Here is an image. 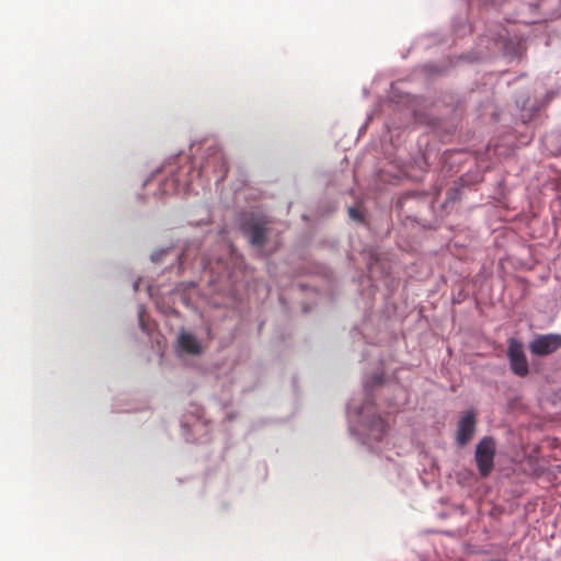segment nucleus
<instances>
[{
	"label": "nucleus",
	"instance_id": "f257e3e1",
	"mask_svg": "<svg viewBox=\"0 0 561 561\" xmlns=\"http://www.w3.org/2000/svg\"><path fill=\"white\" fill-rule=\"evenodd\" d=\"M495 442L492 437H483L476 447L474 459L479 473L486 478L493 470L495 457Z\"/></svg>",
	"mask_w": 561,
	"mask_h": 561
},
{
	"label": "nucleus",
	"instance_id": "f03ea898",
	"mask_svg": "<svg viewBox=\"0 0 561 561\" xmlns=\"http://www.w3.org/2000/svg\"><path fill=\"white\" fill-rule=\"evenodd\" d=\"M507 356L511 369L515 375L524 377L528 374V362L524 353L523 344L518 340L511 339L508 341Z\"/></svg>",
	"mask_w": 561,
	"mask_h": 561
},
{
	"label": "nucleus",
	"instance_id": "7ed1b4c3",
	"mask_svg": "<svg viewBox=\"0 0 561 561\" xmlns=\"http://www.w3.org/2000/svg\"><path fill=\"white\" fill-rule=\"evenodd\" d=\"M560 347L561 335L554 333L539 335L529 343V351L537 356L550 355Z\"/></svg>",
	"mask_w": 561,
	"mask_h": 561
},
{
	"label": "nucleus",
	"instance_id": "20e7f679",
	"mask_svg": "<svg viewBox=\"0 0 561 561\" xmlns=\"http://www.w3.org/2000/svg\"><path fill=\"white\" fill-rule=\"evenodd\" d=\"M211 153L207 157L201 168V172L208 173L210 170L216 174L217 180H224L228 172L227 161L224 153L216 147L209 148Z\"/></svg>",
	"mask_w": 561,
	"mask_h": 561
},
{
	"label": "nucleus",
	"instance_id": "39448f33",
	"mask_svg": "<svg viewBox=\"0 0 561 561\" xmlns=\"http://www.w3.org/2000/svg\"><path fill=\"white\" fill-rule=\"evenodd\" d=\"M476 431V413L472 410L467 411L458 422L457 426V444L459 446L467 445Z\"/></svg>",
	"mask_w": 561,
	"mask_h": 561
},
{
	"label": "nucleus",
	"instance_id": "423d86ee",
	"mask_svg": "<svg viewBox=\"0 0 561 561\" xmlns=\"http://www.w3.org/2000/svg\"><path fill=\"white\" fill-rule=\"evenodd\" d=\"M243 232L248 236L250 242L254 247H262L266 240V228L260 222L244 225Z\"/></svg>",
	"mask_w": 561,
	"mask_h": 561
},
{
	"label": "nucleus",
	"instance_id": "0eeeda50",
	"mask_svg": "<svg viewBox=\"0 0 561 561\" xmlns=\"http://www.w3.org/2000/svg\"><path fill=\"white\" fill-rule=\"evenodd\" d=\"M179 345L184 352L188 354L197 355L201 353V345L198 341L193 334L188 332H182L180 334Z\"/></svg>",
	"mask_w": 561,
	"mask_h": 561
},
{
	"label": "nucleus",
	"instance_id": "6e6552de",
	"mask_svg": "<svg viewBox=\"0 0 561 561\" xmlns=\"http://www.w3.org/2000/svg\"><path fill=\"white\" fill-rule=\"evenodd\" d=\"M348 214H350L351 218H353L355 220H360L362 219V216H360L359 211L356 208L351 207L348 209Z\"/></svg>",
	"mask_w": 561,
	"mask_h": 561
},
{
	"label": "nucleus",
	"instance_id": "1a4fd4ad",
	"mask_svg": "<svg viewBox=\"0 0 561 561\" xmlns=\"http://www.w3.org/2000/svg\"><path fill=\"white\" fill-rule=\"evenodd\" d=\"M379 425H380V431H381V433H383L385 427H386L385 422H383L382 420H380V421H379Z\"/></svg>",
	"mask_w": 561,
	"mask_h": 561
},
{
	"label": "nucleus",
	"instance_id": "9d476101",
	"mask_svg": "<svg viewBox=\"0 0 561 561\" xmlns=\"http://www.w3.org/2000/svg\"><path fill=\"white\" fill-rule=\"evenodd\" d=\"M139 318H140V324H141L142 329H145V321H144L142 312L140 313Z\"/></svg>",
	"mask_w": 561,
	"mask_h": 561
}]
</instances>
